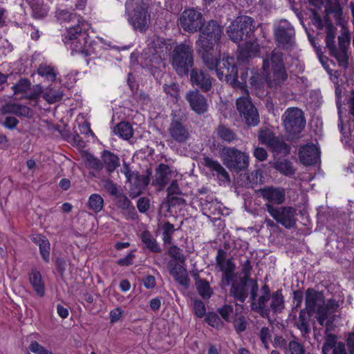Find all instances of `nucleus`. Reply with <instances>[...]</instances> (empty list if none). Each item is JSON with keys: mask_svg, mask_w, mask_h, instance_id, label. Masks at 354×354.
<instances>
[{"mask_svg": "<svg viewBox=\"0 0 354 354\" xmlns=\"http://www.w3.org/2000/svg\"><path fill=\"white\" fill-rule=\"evenodd\" d=\"M223 36L224 28L220 21L216 19L205 20L196 41V52L200 58L208 62L212 58V52L216 50L215 46L221 42Z\"/></svg>", "mask_w": 354, "mask_h": 354, "instance_id": "1", "label": "nucleus"}, {"mask_svg": "<svg viewBox=\"0 0 354 354\" xmlns=\"http://www.w3.org/2000/svg\"><path fill=\"white\" fill-rule=\"evenodd\" d=\"M91 24L84 19L78 20V23L66 27L62 40L70 45L72 53H79L86 57L91 54V48L94 43L88 35Z\"/></svg>", "mask_w": 354, "mask_h": 354, "instance_id": "2", "label": "nucleus"}, {"mask_svg": "<svg viewBox=\"0 0 354 354\" xmlns=\"http://www.w3.org/2000/svg\"><path fill=\"white\" fill-rule=\"evenodd\" d=\"M171 45L168 50L169 62L176 74L180 77H188L194 65V51L192 44L187 42L178 43L167 39Z\"/></svg>", "mask_w": 354, "mask_h": 354, "instance_id": "3", "label": "nucleus"}, {"mask_svg": "<svg viewBox=\"0 0 354 354\" xmlns=\"http://www.w3.org/2000/svg\"><path fill=\"white\" fill-rule=\"evenodd\" d=\"M169 49L171 45L167 43V39L156 35H153L148 40L147 47L142 53L141 65L149 69L159 68L161 65L165 64V55Z\"/></svg>", "mask_w": 354, "mask_h": 354, "instance_id": "4", "label": "nucleus"}, {"mask_svg": "<svg viewBox=\"0 0 354 354\" xmlns=\"http://www.w3.org/2000/svg\"><path fill=\"white\" fill-rule=\"evenodd\" d=\"M147 0H127L125 3V14L127 21L133 30L141 33L149 28L151 14Z\"/></svg>", "mask_w": 354, "mask_h": 354, "instance_id": "5", "label": "nucleus"}, {"mask_svg": "<svg viewBox=\"0 0 354 354\" xmlns=\"http://www.w3.org/2000/svg\"><path fill=\"white\" fill-rule=\"evenodd\" d=\"M211 57L208 62L206 59H201L203 64L210 71L215 70L219 80H221L225 77L227 83L236 84L234 74L238 64L235 62L234 58L227 55L219 59L216 50L212 52Z\"/></svg>", "mask_w": 354, "mask_h": 354, "instance_id": "6", "label": "nucleus"}, {"mask_svg": "<svg viewBox=\"0 0 354 354\" xmlns=\"http://www.w3.org/2000/svg\"><path fill=\"white\" fill-rule=\"evenodd\" d=\"M254 30L255 22L253 18L241 15L237 17L227 27V34L230 39L238 44L252 39Z\"/></svg>", "mask_w": 354, "mask_h": 354, "instance_id": "7", "label": "nucleus"}, {"mask_svg": "<svg viewBox=\"0 0 354 354\" xmlns=\"http://www.w3.org/2000/svg\"><path fill=\"white\" fill-rule=\"evenodd\" d=\"M100 158L101 159H99L92 153H86L85 156L86 167L97 172H101L104 168L106 173L109 176L120 165L119 156L108 149H104L101 152Z\"/></svg>", "mask_w": 354, "mask_h": 354, "instance_id": "8", "label": "nucleus"}, {"mask_svg": "<svg viewBox=\"0 0 354 354\" xmlns=\"http://www.w3.org/2000/svg\"><path fill=\"white\" fill-rule=\"evenodd\" d=\"M223 163L232 172L245 171L249 166L248 155L234 147L223 146L219 149Z\"/></svg>", "mask_w": 354, "mask_h": 354, "instance_id": "9", "label": "nucleus"}, {"mask_svg": "<svg viewBox=\"0 0 354 354\" xmlns=\"http://www.w3.org/2000/svg\"><path fill=\"white\" fill-rule=\"evenodd\" d=\"M283 124L289 140L298 138L306 126L304 112L297 107H290L282 115Z\"/></svg>", "mask_w": 354, "mask_h": 354, "instance_id": "10", "label": "nucleus"}, {"mask_svg": "<svg viewBox=\"0 0 354 354\" xmlns=\"http://www.w3.org/2000/svg\"><path fill=\"white\" fill-rule=\"evenodd\" d=\"M264 209L270 216L287 230L297 228V209L290 206L265 204Z\"/></svg>", "mask_w": 354, "mask_h": 354, "instance_id": "11", "label": "nucleus"}, {"mask_svg": "<svg viewBox=\"0 0 354 354\" xmlns=\"http://www.w3.org/2000/svg\"><path fill=\"white\" fill-rule=\"evenodd\" d=\"M236 107L242 120L248 127H255L259 124L258 110L248 95L237 98Z\"/></svg>", "mask_w": 354, "mask_h": 354, "instance_id": "12", "label": "nucleus"}, {"mask_svg": "<svg viewBox=\"0 0 354 354\" xmlns=\"http://www.w3.org/2000/svg\"><path fill=\"white\" fill-rule=\"evenodd\" d=\"M205 19L202 12L192 8H186L180 14L178 25L185 32L194 34L199 31Z\"/></svg>", "mask_w": 354, "mask_h": 354, "instance_id": "13", "label": "nucleus"}, {"mask_svg": "<svg viewBox=\"0 0 354 354\" xmlns=\"http://www.w3.org/2000/svg\"><path fill=\"white\" fill-rule=\"evenodd\" d=\"M295 35L294 28L286 20L281 21L274 29L275 44L283 50L290 49L293 46Z\"/></svg>", "mask_w": 354, "mask_h": 354, "instance_id": "14", "label": "nucleus"}, {"mask_svg": "<svg viewBox=\"0 0 354 354\" xmlns=\"http://www.w3.org/2000/svg\"><path fill=\"white\" fill-rule=\"evenodd\" d=\"M167 133L169 137L168 141H174L180 145L186 144L191 138V131L185 124V120L176 115H172Z\"/></svg>", "mask_w": 354, "mask_h": 354, "instance_id": "15", "label": "nucleus"}, {"mask_svg": "<svg viewBox=\"0 0 354 354\" xmlns=\"http://www.w3.org/2000/svg\"><path fill=\"white\" fill-rule=\"evenodd\" d=\"M189 75L190 83L195 89L207 93L212 88L213 78L203 69L193 67Z\"/></svg>", "mask_w": 354, "mask_h": 354, "instance_id": "16", "label": "nucleus"}, {"mask_svg": "<svg viewBox=\"0 0 354 354\" xmlns=\"http://www.w3.org/2000/svg\"><path fill=\"white\" fill-rule=\"evenodd\" d=\"M185 99L191 109L196 113L202 115L207 111L209 106L207 100L198 89L189 91L186 93Z\"/></svg>", "mask_w": 354, "mask_h": 354, "instance_id": "17", "label": "nucleus"}, {"mask_svg": "<svg viewBox=\"0 0 354 354\" xmlns=\"http://www.w3.org/2000/svg\"><path fill=\"white\" fill-rule=\"evenodd\" d=\"M259 53V46L257 42L246 41L239 45L236 51V62L239 65L246 64L250 59L256 57Z\"/></svg>", "mask_w": 354, "mask_h": 354, "instance_id": "18", "label": "nucleus"}, {"mask_svg": "<svg viewBox=\"0 0 354 354\" xmlns=\"http://www.w3.org/2000/svg\"><path fill=\"white\" fill-rule=\"evenodd\" d=\"M250 281L245 278H239L232 283L229 295L236 301L244 303L249 295Z\"/></svg>", "mask_w": 354, "mask_h": 354, "instance_id": "19", "label": "nucleus"}, {"mask_svg": "<svg viewBox=\"0 0 354 354\" xmlns=\"http://www.w3.org/2000/svg\"><path fill=\"white\" fill-rule=\"evenodd\" d=\"M319 149L313 144L301 146L299 149L300 162L306 166L315 165L319 160Z\"/></svg>", "mask_w": 354, "mask_h": 354, "instance_id": "20", "label": "nucleus"}, {"mask_svg": "<svg viewBox=\"0 0 354 354\" xmlns=\"http://www.w3.org/2000/svg\"><path fill=\"white\" fill-rule=\"evenodd\" d=\"M262 197L267 201L266 204L279 206L285 201V190L282 187H266L259 190Z\"/></svg>", "mask_w": 354, "mask_h": 354, "instance_id": "21", "label": "nucleus"}, {"mask_svg": "<svg viewBox=\"0 0 354 354\" xmlns=\"http://www.w3.org/2000/svg\"><path fill=\"white\" fill-rule=\"evenodd\" d=\"M151 175V171L149 170H147V175H140L138 171L135 172L131 183L132 185L130 189L131 197L135 198L142 194V191L149 184Z\"/></svg>", "mask_w": 354, "mask_h": 354, "instance_id": "22", "label": "nucleus"}, {"mask_svg": "<svg viewBox=\"0 0 354 354\" xmlns=\"http://www.w3.org/2000/svg\"><path fill=\"white\" fill-rule=\"evenodd\" d=\"M172 174V170L168 165L160 163L156 169L155 178L152 185L158 187V191L164 189L168 183Z\"/></svg>", "mask_w": 354, "mask_h": 354, "instance_id": "23", "label": "nucleus"}, {"mask_svg": "<svg viewBox=\"0 0 354 354\" xmlns=\"http://www.w3.org/2000/svg\"><path fill=\"white\" fill-rule=\"evenodd\" d=\"M324 302V297L322 292L316 290L314 288H309L305 292V305L307 310H308L310 315H313L315 313L316 307H317L318 302Z\"/></svg>", "mask_w": 354, "mask_h": 354, "instance_id": "24", "label": "nucleus"}, {"mask_svg": "<svg viewBox=\"0 0 354 354\" xmlns=\"http://www.w3.org/2000/svg\"><path fill=\"white\" fill-rule=\"evenodd\" d=\"M168 266L169 274L172 275L175 281L185 288H188L189 279L187 270L183 266L176 262H169Z\"/></svg>", "mask_w": 354, "mask_h": 354, "instance_id": "25", "label": "nucleus"}, {"mask_svg": "<svg viewBox=\"0 0 354 354\" xmlns=\"http://www.w3.org/2000/svg\"><path fill=\"white\" fill-rule=\"evenodd\" d=\"M283 53L276 49L273 50L267 58L263 61V69L265 71L271 67V69L285 67Z\"/></svg>", "mask_w": 354, "mask_h": 354, "instance_id": "26", "label": "nucleus"}, {"mask_svg": "<svg viewBox=\"0 0 354 354\" xmlns=\"http://www.w3.org/2000/svg\"><path fill=\"white\" fill-rule=\"evenodd\" d=\"M271 72L272 73V77H266L267 84L271 88H277L283 84L288 79V73L285 67L271 69Z\"/></svg>", "mask_w": 354, "mask_h": 354, "instance_id": "27", "label": "nucleus"}, {"mask_svg": "<svg viewBox=\"0 0 354 354\" xmlns=\"http://www.w3.org/2000/svg\"><path fill=\"white\" fill-rule=\"evenodd\" d=\"M28 275L29 281L35 292L38 296L43 297L45 294V284L40 271L35 267L32 268Z\"/></svg>", "mask_w": 354, "mask_h": 354, "instance_id": "28", "label": "nucleus"}, {"mask_svg": "<svg viewBox=\"0 0 354 354\" xmlns=\"http://www.w3.org/2000/svg\"><path fill=\"white\" fill-rule=\"evenodd\" d=\"M248 67L245 64L239 65L236 68V71L234 72V76L235 78L236 84L234 83H228L234 88H239L241 90H245L248 87L247 86V79H248Z\"/></svg>", "mask_w": 354, "mask_h": 354, "instance_id": "29", "label": "nucleus"}, {"mask_svg": "<svg viewBox=\"0 0 354 354\" xmlns=\"http://www.w3.org/2000/svg\"><path fill=\"white\" fill-rule=\"evenodd\" d=\"M270 299H271V302L270 306H268V310L275 315L281 313L285 308V301L282 294V289H279L274 292Z\"/></svg>", "mask_w": 354, "mask_h": 354, "instance_id": "30", "label": "nucleus"}, {"mask_svg": "<svg viewBox=\"0 0 354 354\" xmlns=\"http://www.w3.org/2000/svg\"><path fill=\"white\" fill-rule=\"evenodd\" d=\"M313 315H310L308 310L303 308L299 314L298 321L295 322V326L301 331L303 336L310 332L309 321Z\"/></svg>", "mask_w": 354, "mask_h": 354, "instance_id": "31", "label": "nucleus"}, {"mask_svg": "<svg viewBox=\"0 0 354 354\" xmlns=\"http://www.w3.org/2000/svg\"><path fill=\"white\" fill-rule=\"evenodd\" d=\"M217 137L223 142L231 143L237 140L236 133L223 124H220L215 130Z\"/></svg>", "mask_w": 354, "mask_h": 354, "instance_id": "32", "label": "nucleus"}, {"mask_svg": "<svg viewBox=\"0 0 354 354\" xmlns=\"http://www.w3.org/2000/svg\"><path fill=\"white\" fill-rule=\"evenodd\" d=\"M234 270L235 264L232 261V259H228L227 260V268L225 271L223 272L221 277V286L222 288L230 286V283L232 284L235 277Z\"/></svg>", "mask_w": 354, "mask_h": 354, "instance_id": "33", "label": "nucleus"}, {"mask_svg": "<svg viewBox=\"0 0 354 354\" xmlns=\"http://www.w3.org/2000/svg\"><path fill=\"white\" fill-rule=\"evenodd\" d=\"M273 168L281 174L286 176H293L295 174V169L292 167V163L287 159L278 160L273 164Z\"/></svg>", "mask_w": 354, "mask_h": 354, "instance_id": "34", "label": "nucleus"}, {"mask_svg": "<svg viewBox=\"0 0 354 354\" xmlns=\"http://www.w3.org/2000/svg\"><path fill=\"white\" fill-rule=\"evenodd\" d=\"M115 134L124 140H129L133 135V130L131 124L126 121L119 122L113 129Z\"/></svg>", "mask_w": 354, "mask_h": 354, "instance_id": "35", "label": "nucleus"}, {"mask_svg": "<svg viewBox=\"0 0 354 354\" xmlns=\"http://www.w3.org/2000/svg\"><path fill=\"white\" fill-rule=\"evenodd\" d=\"M141 240L149 251L153 253H158L161 252V249L156 240L153 237L149 231L145 230L142 232Z\"/></svg>", "mask_w": 354, "mask_h": 354, "instance_id": "36", "label": "nucleus"}, {"mask_svg": "<svg viewBox=\"0 0 354 354\" xmlns=\"http://www.w3.org/2000/svg\"><path fill=\"white\" fill-rule=\"evenodd\" d=\"M32 10V16L37 19H42L48 15V9L43 3L32 0L29 3Z\"/></svg>", "mask_w": 354, "mask_h": 354, "instance_id": "37", "label": "nucleus"}, {"mask_svg": "<svg viewBox=\"0 0 354 354\" xmlns=\"http://www.w3.org/2000/svg\"><path fill=\"white\" fill-rule=\"evenodd\" d=\"M268 147L272 151L284 155L288 154L290 151V147L278 137H275Z\"/></svg>", "mask_w": 354, "mask_h": 354, "instance_id": "38", "label": "nucleus"}, {"mask_svg": "<svg viewBox=\"0 0 354 354\" xmlns=\"http://www.w3.org/2000/svg\"><path fill=\"white\" fill-rule=\"evenodd\" d=\"M7 112L20 116L32 117V110L30 107L18 104H12L7 106Z\"/></svg>", "mask_w": 354, "mask_h": 354, "instance_id": "39", "label": "nucleus"}, {"mask_svg": "<svg viewBox=\"0 0 354 354\" xmlns=\"http://www.w3.org/2000/svg\"><path fill=\"white\" fill-rule=\"evenodd\" d=\"M195 286L198 295L203 299H208L213 295V290L206 279L199 280L197 283H195Z\"/></svg>", "mask_w": 354, "mask_h": 354, "instance_id": "40", "label": "nucleus"}, {"mask_svg": "<svg viewBox=\"0 0 354 354\" xmlns=\"http://www.w3.org/2000/svg\"><path fill=\"white\" fill-rule=\"evenodd\" d=\"M331 57H333L337 61L338 65L344 69L348 67V50H338L337 48L334 51L329 53Z\"/></svg>", "mask_w": 354, "mask_h": 354, "instance_id": "41", "label": "nucleus"}, {"mask_svg": "<svg viewBox=\"0 0 354 354\" xmlns=\"http://www.w3.org/2000/svg\"><path fill=\"white\" fill-rule=\"evenodd\" d=\"M87 206L89 209L97 213L100 212L104 207V199L100 194H93L88 198Z\"/></svg>", "mask_w": 354, "mask_h": 354, "instance_id": "42", "label": "nucleus"}, {"mask_svg": "<svg viewBox=\"0 0 354 354\" xmlns=\"http://www.w3.org/2000/svg\"><path fill=\"white\" fill-rule=\"evenodd\" d=\"M262 295H261L257 300V302L251 303V308L261 307L267 306L268 301L270 300L272 294L270 293V288L268 285L265 284L261 287Z\"/></svg>", "mask_w": 354, "mask_h": 354, "instance_id": "43", "label": "nucleus"}, {"mask_svg": "<svg viewBox=\"0 0 354 354\" xmlns=\"http://www.w3.org/2000/svg\"><path fill=\"white\" fill-rule=\"evenodd\" d=\"M116 205L118 208L123 210H128L129 212H135V207L132 205L131 201L123 193H120L116 197Z\"/></svg>", "mask_w": 354, "mask_h": 354, "instance_id": "44", "label": "nucleus"}, {"mask_svg": "<svg viewBox=\"0 0 354 354\" xmlns=\"http://www.w3.org/2000/svg\"><path fill=\"white\" fill-rule=\"evenodd\" d=\"M335 28L332 24H328L326 26V46L328 49L329 53L334 51L337 46L335 41Z\"/></svg>", "mask_w": 354, "mask_h": 354, "instance_id": "45", "label": "nucleus"}, {"mask_svg": "<svg viewBox=\"0 0 354 354\" xmlns=\"http://www.w3.org/2000/svg\"><path fill=\"white\" fill-rule=\"evenodd\" d=\"M276 136L272 131L267 127L261 128L258 131V140L263 145L268 146Z\"/></svg>", "mask_w": 354, "mask_h": 354, "instance_id": "46", "label": "nucleus"}, {"mask_svg": "<svg viewBox=\"0 0 354 354\" xmlns=\"http://www.w3.org/2000/svg\"><path fill=\"white\" fill-rule=\"evenodd\" d=\"M249 83L252 89L260 90L264 86V78L259 73L251 71Z\"/></svg>", "mask_w": 354, "mask_h": 354, "instance_id": "47", "label": "nucleus"}, {"mask_svg": "<svg viewBox=\"0 0 354 354\" xmlns=\"http://www.w3.org/2000/svg\"><path fill=\"white\" fill-rule=\"evenodd\" d=\"M37 73L51 82L55 81L56 79V73L53 68L50 66L39 65L37 68Z\"/></svg>", "mask_w": 354, "mask_h": 354, "instance_id": "48", "label": "nucleus"}, {"mask_svg": "<svg viewBox=\"0 0 354 354\" xmlns=\"http://www.w3.org/2000/svg\"><path fill=\"white\" fill-rule=\"evenodd\" d=\"M337 336L334 334H326V341L322 346L323 354H330L331 349L337 346Z\"/></svg>", "mask_w": 354, "mask_h": 354, "instance_id": "49", "label": "nucleus"}, {"mask_svg": "<svg viewBox=\"0 0 354 354\" xmlns=\"http://www.w3.org/2000/svg\"><path fill=\"white\" fill-rule=\"evenodd\" d=\"M63 93L53 89H49L44 92L43 97L49 104H53L62 99Z\"/></svg>", "mask_w": 354, "mask_h": 354, "instance_id": "50", "label": "nucleus"}, {"mask_svg": "<svg viewBox=\"0 0 354 354\" xmlns=\"http://www.w3.org/2000/svg\"><path fill=\"white\" fill-rule=\"evenodd\" d=\"M325 12L328 15L333 14L335 15L337 14V17L339 16L341 12H343V10L339 0H335L334 2H332L331 0H327Z\"/></svg>", "mask_w": 354, "mask_h": 354, "instance_id": "51", "label": "nucleus"}, {"mask_svg": "<svg viewBox=\"0 0 354 354\" xmlns=\"http://www.w3.org/2000/svg\"><path fill=\"white\" fill-rule=\"evenodd\" d=\"M205 321L211 326L219 328L223 326V322L219 316L214 312H209L206 314Z\"/></svg>", "mask_w": 354, "mask_h": 354, "instance_id": "52", "label": "nucleus"}, {"mask_svg": "<svg viewBox=\"0 0 354 354\" xmlns=\"http://www.w3.org/2000/svg\"><path fill=\"white\" fill-rule=\"evenodd\" d=\"M30 82L27 78H21L16 84L12 86L15 94L26 93L30 88Z\"/></svg>", "mask_w": 354, "mask_h": 354, "instance_id": "53", "label": "nucleus"}, {"mask_svg": "<svg viewBox=\"0 0 354 354\" xmlns=\"http://www.w3.org/2000/svg\"><path fill=\"white\" fill-rule=\"evenodd\" d=\"M103 188L111 196L116 197L120 192H118L117 185L110 178L102 179Z\"/></svg>", "mask_w": 354, "mask_h": 354, "instance_id": "54", "label": "nucleus"}, {"mask_svg": "<svg viewBox=\"0 0 354 354\" xmlns=\"http://www.w3.org/2000/svg\"><path fill=\"white\" fill-rule=\"evenodd\" d=\"M262 171L260 169H256L252 171L249 174H245L246 176V186L248 187L254 188V185H257L258 184V177L259 175H261Z\"/></svg>", "mask_w": 354, "mask_h": 354, "instance_id": "55", "label": "nucleus"}, {"mask_svg": "<svg viewBox=\"0 0 354 354\" xmlns=\"http://www.w3.org/2000/svg\"><path fill=\"white\" fill-rule=\"evenodd\" d=\"M39 253L43 259V260L46 263H48L50 261V242L48 239H46L44 242H41V244L40 243V245H39Z\"/></svg>", "mask_w": 354, "mask_h": 354, "instance_id": "56", "label": "nucleus"}, {"mask_svg": "<svg viewBox=\"0 0 354 354\" xmlns=\"http://www.w3.org/2000/svg\"><path fill=\"white\" fill-rule=\"evenodd\" d=\"M169 254L174 259L178 261L181 263L185 261V257L183 254V250L177 245H173L169 249Z\"/></svg>", "mask_w": 354, "mask_h": 354, "instance_id": "57", "label": "nucleus"}, {"mask_svg": "<svg viewBox=\"0 0 354 354\" xmlns=\"http://www.w3.org/2000/svg\"><path fill=\"white\" fill-rule=\"evenodd\" d=\"M241 273L243 275L241 278H245V279L248 280L250 282H251V281H257V279L250 278L252 266L251 265V261L250 259H247L246 261H245L241 264Z\"/></svg>", "mask_w": 354, "mask_h": 354, "instance_id": "58", "label": "nucleus"}, {"mask_svg": "<svg viewBox=\"0 0 354 354\" xmlns=\"http://www.w3.org/2000/svg\"><path fill=\"white\" fill-rule=\"evenodd\" d=\"M203 164L205 167H207L212 171L217 172L218 169H221V165L218 160H215L213 158L205 156L203 158Z\"/></svg>", "mask_w": 354, "mask_h": 354, "instance_id": "59", "label": "nucleus"}, {"mask_svg": "<svg viewBox=\"0 0 354 354\" xmlns=\"http://www.w3.org/2000/svg\"><path fill=\"white\" fill-rule=\"evenodd\" d=\"M288 348L291 354H305L306 350L304 345L296 341H290Z\"/></svg>", "mask_w": 354, "mask_h": 354, "instance_id": "60", "label": "nucleus"}, {"mask_svg": "<svg viewBox=\"0 0 354 354\" xmlns=\"http://www.w3.org/2000/svg\"><path fill=\"white\" fill-rule=\"evenodd\" d=\"M194 312L197 317L202 318L206 314V308L204 303L200 299L194 301Z\"/></svg>", "mask_w": 354, "mask_h": 354, "instance_id": "61", "label": "nucleus"}, {"mask_svg": "<svg viewBox=\"0 0 354 354\" xmlns=\"http://www.w3.org/2000/svg\"><path fill=\"white\" fill-rule=\"evenodd\" d=\"M163 90L167 95L174 98L177 99L179 96V87L176 83L165 84L163 85Z\"/></svg>", "mask_w": 354, "mask_h": 354, "instance_id": "62", "label": "nucleus"}, {"mask_svg": "<svg viewBox=\"0 0 354 354\" xmlns=\"http://www.w3.org/2000/svg\"><path fill=\"white\" fill-rule=\"evenodd\" d=\"M234 308L231 305L225 304L221 308H218L217 312L222 318L227 322H230V315L233 313Z\"/></svg>", "mask_w": 354, "mask_h": 354, "instance_id": "63", "label": "nucleus"}, {"mask_svg": "<svg viewBox=\"0 0 354 354\" xmlns=\"http://www.w3.org/2000/svg\"><path fill=\"white\" fill-rule=\"evenodd\" d=\"M29 349L31 352L35 354H53L51 351L46 349L36 341L31 342L29 346Z\"/></svg>", "mask_w": 354, "mask_h": 354, "instance_id": "64", "label": "nucleus"}]
</instances>
